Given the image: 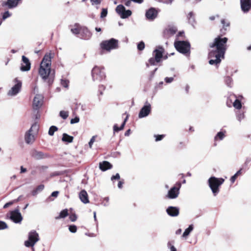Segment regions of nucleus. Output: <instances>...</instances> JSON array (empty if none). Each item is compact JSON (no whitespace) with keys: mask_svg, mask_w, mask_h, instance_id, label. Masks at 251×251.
<instances>
[{"mask_svg":"<svg viewBox=\"0 0 251 251\" xmlns=\"http://www.w3.org/2000/svg\"><path fill=\"white\" fill-rule=\"evenodd\" d=\"M227 40L228 39L226 37L222 38L218 36L214 39L212 43L209 44L208 58L209 63L210 65L217 66L220 64L222 59L224 58L227 49Z\"/></svg>","mask_w":251,"mask_h":251,"instance_id":"obj_1","label":"nucleus"},{"mask_svg":"<svg viewBox=\"0 0 251 251\" xmlns=\"http://www.w3.org/2000/svg\"><path fill=\"white\" fill-rule=\"evenodd\" d=\"M50 66V55L46 54L40 64L39 74L44 81L48 79L47 82L49 85L52 83L54 77V73L53 72V73H51Z\"/></svg>","mask_w":251,"mask_h":251,"instance_id":"obj_2","label":"nucleus"},{"mask_svg":"<svg viewBox=\"0 0 251 251\" xmlns=\"http://www.w3.org/2000/svg\"><path fill=\"white\" fill-rule=\"evenodd\" d=\"M224 181V178H217L215 176H211L208 179V184L214 196H216L219 193V188Z\"/></svg>","mask_w":251,"mask_h":251,"instance_id":"obj_3","label":"nucleus"},{"mask_svg":"<svg viewBox=\"0 0 251 251\" xmlns=\"http://www.w3.org/2000/svg\"><path fill=\"white\" fill-rule=\"evenodd\" d=\"M92 79L94 82H100L105 77L104 68L102 67L95 66L91 72Z\"/></svg>","mask_w":251,"mask_h":251,"instance_id":"obj_4","label":"nucleus"},{"mask_svg":"<svg viewBox=\"0 0 251 251\" xmlns=\"http://www.w3.org/2000/svg\"><path fill=\"white\" fill-rule=\"evenodd\" d=\"M38 129V125L36 123H34L30 129L26 131L24 137L26 144L30 145L34 143L35 140V134L37 132Z\"/></svg>","mask_w":251,"mask_h":251,"instance_id":"obj_5","label":"nucleus"},{"mask_svg":"<svg viewBox=\"0 0 251 251\" xmlns=\"http://www.w3.org/2000/svg\"><path fill=\"white\" fill-rule=\"evenodd\" d=\"M118 40L114 38L104 40L101 42L100 44V48L103 50L110 51L111 50L118 48Z\"/></svg>","mask_w":251,"mask_h":251,"instance_id":"obj_6","label":"nucleus"},{"mask_svg":"<svg viewBox=\"0 0 251 251\" xmlns=\"http://www.w3.org/2000/svg\"><path fill=\"white\" fill-rule=\"evenodd\" d=\"M39 240V234L32 230L28 233V240L25 241V246L27 248L33 247Z\"/></svg>","mask_w":251,"mask_h":251,"instance_id":"obj_7","label":"nucleus"},{"mask_svg":"<svg viewBox=\"0 0 251 251\" xmlns=\"http://www.w3.org/2000/svg\"><path fill=\"white\" fill-rule=\"evenodd\" d=\"M175 47L178 51L183 54H186L190 51V45L186 41L176 42Z\"/></svg>","mask_w":251,"mask_h":251,"instance_id":"obj_8","label":"nucleus"},{"mask_svg":"<svg viewBox=\"0 0 251 251\" xmlns=\"http://www.w3.org/2000/svg\"><path fill=\"white\" fill-rule=\"evenodd\" d=\"M181 186V183L179 182H177L175 186L171 188L168 191L167 197L170 199H175L177 198Z\"/></svg>","mask_w":251,"mask_h":251,"instance_id":"obj_9","label":"nucleus"},{"mask_svg":"<svg viewBox=\"0 0 251 251\" xmlns=\"http://www.w3.org/2000/svg\"><path fill=\"white\" fill-rule=\"evenodd\" d=\"M16 84L9 90L7 95L9 96H15L17 95L21 91L22 87V82L16 78L14 79Z\"/></svg>","mask_w":251,"mask_h":251,"instance_id":"obj_10","label":"nucleus"},{"mask_svg":"<svg viewBox=\"0 0 251 251\" xmlns=\"http://www.w3.org/2000/svg\"><path fill=\"white\" fill-rule=\"evenodd\" d=\"M116 11L122 19L127 18L132 14L130 10H126L125 7L122 4H120L117 6Z\"/></svg>","mask_w":251,"mask_h":251,"instance_id":"obj_11","label":"nucleus"},{"mask_svg":"<svg viewBox=\"0 0 251 251\" xmlns=\"http://www.w3.org/2000/svg\"><path fill=\"white\" fill-rule=\"evenodd\" d=\"M151 112V105L147 101L145 102L144 106L141 109L139 114L138 117L139 118H143L148 116Z\"/></svg>","mask_w":251,"mask_h":251,"instance_id":"obj_12","label":"nucleus"},{"mask_svg":"<svg viewBox=\"0 0 251 251\" xmlns=\"http://www.w3.org/2000/svg\"><path fill=\"white\" fill-rule=\"evenodd\" d=\"M158 15V11L154 8L151 7L146 11L145 16L147 20L152 21L157 17Z\"/></svg>","mask_w":251,"mask_h":251,"instance_id":"obj_13","label":"nucleus"},{"mask_svg":"<svg viewBox=\"0 0 251 251\" xmlns=\"http://www.w3.org/2000/svg\"><path fill=\"white\" fill-rule=\"evenodd\" d=\"M43 103V97L41 95H36L33 99V108L34 110H38Z\"/></svg>","mask_w":251,"mask_h":251,"instance_id":"obj_14","label":"nucleus"},{"mask_svg":"<svg viewBox=\"0 0 251 251\" xmlns=\"http://www.w3.org/2000/svg\"><path fill=\"white\" fill-rule=\"evenodd\" d=\"M10 219L15 223H19L22 221L23 218L18 209L11 212Z\"/></svg>","mask_w":251,"mask_h":251,"instance_id":"obj_15","label":"nucleus"},{"mask_svg":"<svg viewBox=\"0 0 251 251\" xmlns=\"http://www.w3.org/2000/svg\"><path fill=\"white\" fill-rule=\"evenodd\" d=\"M31 68V64L29 59L25 56H22V63L20 67V70L22 72L28 71Z\"/></svg>","mask_w":251,"mask_h":251,"instance_id":"obj_16","label":"nucleus"},{"mask_svg":"<svg viewBox=\"0 0 251 251\" xmlns=\"http://www.w3.org/2000/svg\"><path fill=\"white\" fill-rule=\"evenodd\" d=\"M241 8L244 13L248 12L251 9V0H240Z\"/></svg>","mask_w":251,"mask_h":251,"instance_id":"obj_17","label":"nucleus"},{"mask_svg":"<svg viewBox=\"0 0 251 251\" xmlns=\"http://www.w3.org/2000/svg\"><path fill=\"white\" fill-rule=\"evenodd\" d=\"M164 49L162 47H158L153 52V55L156 58V63H159L163 56Z\"/></svg>","mask_w":251,"mask_h":251,"instance_id":"obj_18","label":"nucleus"},{"mask_svg":"<svg viewBox=\"0 0 251 251\" xmlns=\"http://www.w3.org/2000/svg\"><path fill=\"white\" fill-rule=\"evenodd\" d=\"M167 214L171 217H176L179 215V209L175 206H169L166 209Z\"/></svg>","mask_w":251,"mask_h":251,"instance_id":"obj_19","label":"nucleus"},{"mask_svg":"<svg viewBox=\"0 0 251 251\" xmlns=\"http://www.w3.org/2000/svg\"><path fill=\"white\" fill-rule=\"evenodd\" d=\"M21 0H7L6 1L3 2L2 5L3 6H7L9 9H12L17 7Z\"/></svg>","mask_w":251,"mask_h":251,"instance_id":"obj_20","label":"nucleus"},{"mask_svg":"<svg viewBox=\"0 0 251 251\" xmlns=\"http://www.w3.org/2000/svg\"><path fill=\"white\" fill-rule=\"evenodd\" d=\"M78 37L83 39H88L91 37V33L88 29L85 27H81Z\"/></svg>","mask_w":251,"mask_h":251,"instance_id":"obj_21","label":"nucleus"},{"mask_svg":"<svg viewBox=\"0 0 251 251\" xmlns=\"http://www.w3.org/2000/svg\"><path fill=\"white\" fill-rule=\"evenodd\" d=\"M79 197L80 201L84 203H88L89 202L88 196L87 192L84 190H81L79 194Z\"/></svg>","mask_w":251,"mask_h":251,"instance_id":"obj_22","label":"nucleus"},{"mask_svg":"<svg viewBox=\"0 0 251 251\" xmlns=\"http://www.w3.org/2000/svg\"><path fill=\"white\" fill-rule=\"evenodd\" d=\"M112 165L107 161H103L99 163V168L102 171H105L108 169H111Z\"/></svg>","mask_w":251,"mask_h":251,"instance_id":"obj_23","label":"nucleus"},{"mask_svg":"<svg viewBox=\"0 0 251 251\" xmlns=\"http://www.w3.org/2000/svg\"><path fill=\"white\" fill-rule=\"evenodd\" d=\"M32 156L36 159H40L45 157V154L41 151H34Z\"/></svg>","mask_w":251,"mask_h":251,"instance_id":"obj_24","label":"nucleus"},{"mask_svg":"<svg viewBox=\"0 0 251 251\" xmlns=\"http://www.w3.org/2000/svg\"><path fill=\"white\" fill-rule=\"evenodd\" d=\"M81 28V27L78 24H76L74 25V27L71 29V31L73 34L78 35V36L80 32Z\"/></svg>","mask_w":251,"mask_h":251,"instance_id":"obj_25","label":"nucleus"},{"mask_svg":"<svg viewBox=\"0 0 251 251\" xmlns=\"http://www.w3.org/2000/svg\"><path fill=\"white\" fill-rule=\"evenodd\" d=\"M193 225H190L189 227L185 230L184 232H183L182 235V237L186 239L187 237V236L189 235L190 232L193 230Z\"/></svg>","mask_w":251,"mask_h":251,"instance_id":"obj_26","label":"nucleus"},{"mask_svg":"<svg viewBox=\"0 0 251 251\" xmlns=\"http://www.w3.org/2000/svg\"><path fill=\"white\" fill-rule=\"evenodd\" d=\"M44 188V185L41 184L38 185L34 190H33L31 193L33 196L37 195L39 192L42 191Z\"/></svg>","mask_w":251,"mask_h":251,"instance_id":"obj_27","label":"nucleus"},{"mask_svg":"<svg viewBox=\"0 0 251 251\" xmlns=\"http://www.w3.org/2000/svg\"><path fill=\"white\" fill-rule=\"evenodd\" d=\"M74 137L72 136L68 135L67 133H63L62 140L63 142L68 143H72L73 141Z\"/></svg>","mask_w":251,"mask_h":251,"instance_id":"obj_28","label":"nucleus"},{"mask_svg":"<svg viewBox=\"0 0 251 251\" xmlns=\"http://www.w3.org/2000/svg\"><path fill=\"white\" fill-rule=\"evenodd\" d=\"M242 169H240L239 171H238L233 176H232L230 179V182L232 183H233L237 177L241 175L242 174Z\"/></svg>","mask_w":251,"mask_h":251,"instance_id":"obj_29","label":"nucleus"},{"mask_svg":"<svg viewBox=\"0 0 251 251\" xmlns=\"http://www.w3.org/2000/svg\"><path fill=\"white\" fill-rule=\"evenodd\" d=\"M225 137V132L223 131H220L217 133L216 135L215 136V140H222Z\"/></svg>","mask_w":251,"mask_h":251,"instance_id":"obj_30","label":"nucleus"},{"mask_svg":"<svg viewBox=\"0 0 251 251\" xmlns=\"http://www.w3.org/2000/svg\"><path fill=\"white\" fill-rule=\"evenodd\" d=\"M188 19L189 21V23L191 24L192 25H194L195 23V19L194 17V14L192 12H190L188 14Z\"/></svg>","mask_w":251,"mask_h":251,"instance_id":"obj_31","label":"nucleus"},{"mask_svg":"<svg viewBox=\"0 0 251 251\" xmlns=\"http://www.w3.org/2000/svg\"><path fill=\"white\" fill-rule=\"evenodd\" d=\"M233 105L234 107L237 109H240L242 107L241 102L238 99H236L235 100V101L233 103Z\"/></svg>","mask_w":251,"mask_h":251,"instance_id":"obj_32","label":"nucleus"},{"mask_svg":"<svg viewBox=\"0 0 251 251\" xmlns=\"http://www.w3.org/2000/svg\"><path fill=\"white\" fill-rule=\"evenodd\" d=\"M236 117H237V120L239 122H241L245 118V115H244V112H241V111L237 112L236 113Z\"/></svg>","mask_w":251,"mask_h":251,"instance_id":"obj_33","label":"nucleus"},{"mask_svg":"<svg viewBox=\"0 0 251 251\" xmlns=\"http://www.w3.org/2000/svg\"><path fill=\"white\" fill-rule=\"evenodd\" d=\"M60 116L64 120L66 119L69 116V112L66 111H61L59 113Z\"/></svg>","mask_w":251,"mask_h":251,"instance_id":"obj_34","label":"nucleus"},{"mask_svg":"<svg viewBox=\"0 0 251 251\" xmlns=\"http://www.w3.org/2000/svg\"><path fill=\"white\" fill-rule=\"evenodd\" d=\"M57 130V127L55 126H52L50 127L49 130V134L50 136H52L54 134L55 131Z\"/></svg>","mask_w":251,"mask_h":251,"instance_id":"obj_35","label":"nucleus"},{"mask_svg":"<svg viewBox=\"0 0 251 251\" xmlns=\"http://www.w3.org/2000/svg\"><path fill=\"white\" fill-rule=\"evenodd\" d=\"M69 81L66 79H61V84L62 86L67 88L69 86Z\"/></svg>","mask_w":251,"mask_h":251,"instance_id":"obj_36","label":"nucleus"},{"mask_svg":"<svg viewBox=\"0 0 251 251\" xmlns=\"http://www.w3.org/2000/svg\"><path fill=\"white\" fill-rule=\"evenodd\" d=\"M68 213L67 209H64L63 210L61 211L60 215H59V217L60 218H64L66 217L68 215Z\"/></svg>","mask_w":251,"mask_h":251,"instance_id":"obj_37","label":"nucleus"},{"mask_svg":"<svg viewBox=\"0 0 251 251\" xmlns=\"http://www.w3.org/2000/svg\"><path fill=\"white\" fill-rule=\"evenodd\" d=\"M69 231L72 233H75L77 230V227L75 225H71L69 227Z\"/></svg>","mask_w":251,"mask_h":251,"instance_id":"obj_38","label":"nucleus"},{"mask_svg":"<svg viewBox=\"0 0 251 251\" xmlns=\"http://www.w3.org/2000/svg\"><path fill=\"white\" fill-rule=\"evenodd\" d=\"M8 226L5 222L0 221V230H2L7 228Z\"/></svg>","mask_w":251,"mask_h":251,"instance_id":"obj_39","label":"nucleus"},{"mask_svg":"<svg viewBox=\"0 0 251 251\" xmlns=\"http://www.w3.org/2000/svg\"><path fill=\"white\" fill-rule=\"evenodd\" d=\"M138 50H142L145 48V43L143 41H141L137 45Z\"/></svg>","mask_w":251,"mask_h":251,"instance_id":"obj_40","label":"nucleus"},{"mask_svg":"<svg viewBox=\"0 0 251 251\" xmlns=\"http://www.w3.org/2000/svg\"><path fill=\"white\" fill-rule=\"evenodd\" d=\"M165 136L164 135H154V137L155 138V141L158 142L159 141H161L163 139L164 137Z\"/></svg>","mask_w":251,"mask_h":251,"instance_id":"obj_41","label":"nucleus"},{"mask_svg":"<svg viewBox=\"0 0 251 251\" xmlns=\"http://www.w3.org/2000/svg\"><path fill=\"white\" fill-rule=\"evenodd\" d=\"M107 14V10L105 8H103L100 14V17L101 18H104Z\"/></svg>","mask_w":251,"mask_h":251,"instance_id":"obj_42","label":"nucleus"},{"mask_svg":"<svg viewBox=\"0 0 251 251\" xmlns=\"http://www.w3.org/2000/svg\"><path fill=\"white\" fill-rule=\"evenodd\" d=\"M149 62L151 65H156V58L151 57L149 60Z\"/></svg>","mask_w":251,"mask_h":251,"instance_id":"obj_43","label":"nucleus"},{"mask_svg":"<svg viewBox=\"0 0 251 251\" xmlns=\"http://www.w3.org/2000/svg\"><path fill=\"white\" fill-rule=\"evenodd\" d=\"M11 16V14L9 13V11H5L2 15V19L3 20H5L6 18L9 17Z\"/></svg>","mask_w":251,"mask_h":251,"instance_id":"obj_44","label":"nucleus"},{"mask_svg":"<svg viewBox=\"0 0 251 251\" xmlns=\"http://www.w3.org/2000/svg\"><path fill=\"white\" fill-rule=\"evenodd\" d=\"M96 137V136H93L91 139H90L89 142V146L90 148L92 147V145L94 142L95 141V138Z\"/></svg>","mask_w":251,"mask_h":251,"instance_id":"obj_45","label":"nucleus"},{"mask_svg":"<svg viewBox=\"0 0 251 251\" xmlns=\"http://www.w3.org/2000/svg\"><path fill=\"white\" fill-rule=\"evenodd\" d=\"M124 128H121V126L119 127L117 124H115L113 126L114 132H118L120 130H123Z\"/></svg>","mask_w":251,"mask_h":251,"instance_id":"obj_46","label":"nucleus"},{"mask_svg":"<svg viewBox=\"0 0 251 251\" xmlns=\"http://www.w3.org/2000/svg\"><path fill=\"white\" fill-rule=\"evenodd\" d=\"M79 121V118L78 117H75V118L71 119V124H74L75 123H78Z\"/></svg>","mask_w":251,"mask_h":251,"instance_id":"obj_47","label":"nucleus"},{"mask_svg":"<svg viewBox=\"0 0 251 251\" xmlns=\"http://www.w3.org/2000/svg\"><path fill=\"white\" fill-rule=\"evenodd\" d=\"M221 23L223 25V27H227L229 25V23L226 22L224 19L221 20Z\"/></svg>","mask_w":251,"mask_h":251,"instance_id":"obj_48","label":"nucleus"},{"mask_svg":"<svg viewBox=\"0 0 251 251\" xmlns=\"http://www.w3.org/2000/svg\"><path fill=\"white\" fill-rule=\"evenodd\" d=\"M174 80V77H166L165 78V81L167 83H170L172 82Z\"/></svg>","mask_w":251,"mask_h":251,"instance_id":"obj_49","label":"nucleus"},{"mask_svg":"<svg viewBox=\"0 0 251 251\" xmlns=\"http://www.w3.org/2000/svg\"><path fill=\"white\" fill-rule=\"evenodd\" d=\"M120 178V175L118 173H117L115 176H113L111 179L113 181L114 179L119 180Z\"/></svg>","mask_w":251,"mask_h":251,"instance_id":"obj_50","label":"nucleus"},{"mask_svg":"<svg viewBox=\"0 0 251 251\" xmlns=\"http://www.w3.org/2000/svg\"><path fill=\"white\" fill-rule=\"evenodd\" d=\"M69 218L72 222H75L76 221L77 217L75 214H72L70 216Z\"/></svg>","mask_w":251,"mask_h":251,"instance_id":"obj_51","label":"nucleus"},{"mask_svg":"<svg viewBox=\"0 0 251 251\" xmlns=\"http://www.w3.org/2000/svg\"><path fill=\"white\" fill-rule=\"evenodd\" d=\"M91 2H92V4L93 5H99L100 3L101 0H90Z\"/></svg>","mask_w":251,"mask_h":251,"instance_id":"obj_52","label":"nucleus"},{"mask_svg":"<svg viewBox=\"0 0 251 251\" xmlns=\"http://www.w3.org/2000/svg\"><path fill=\"white\" fill-rule=\"evenodd\" d=\"M14 203V201H9L8 202H7L6 203H5L4 206H3V208H7L8 207H9V206L12 205L13 203Z\"/></svg>","mask_w":251,"mask_h":251,"instance_id":"obj_53","label":"nucleus"},{"mask_svg":"<svg viewBox=\"0 0 251 251\" xmlns=\"http://www.w3.org/2000/svg\"><path fill=\"white\" fill-rule=\"evenodd\" d=\"M128 118V115L127 114L126 115V118L125 119L123 123H122V124L121 125V128H124V127H125V124H126V122L127 121V119Z\"/></svg>","mask_w":251,"mask_h":251,"instance_id":"obj_54","label":"nucleus"},{"mask_svg":"<svg viewBox=\"0 0 251 251\" xmlns=\"http://www.w3.org/2000/svg\"><path fill=\"white\" fill-rule=\"evenodd\" d=\"M174 0H161V1L166 4H172Z\"/></svg>","mask_w":251,"mask_h":251,"instance_id":"obj_55","label":"nucleus"},{"mask_svg":"<svg viewBox=\"0 0 251 251\" xmlns=\"http://www.w3.org/2000/svg\"><path fill=\"white\" fill-rule=\"evenodd\" d=\"M59 194L58 191H54L51 194V197H57L58 196V195Z\"/></svg>","mask_w":251,"mask_h":251,"instance_id":"obj_56","label":"nucleus"},{"mask_svg":"<svg viewBox=\"0 0 251 251\" xmlns=\"http://www.w3.org/2000/svg\"><path fill=\"white\" fill-rule=\"evenodd\" d=\"M226 82L228 86H230V83L231 82V78L230 77H227L226 78Z\"/></svg>","mask_w":251,"mask_h":251,"instance_id":"obj_57","label":"nucleus"},{"mask_svg":"<svg viewBox=\"0 0 251 251\" xmlns=\"http://www.w3.org/2000/svg\"><path fill=\"white\" fill-rule=\"evenodd\" d=\"M176 29L174 28H170L169 29V31L172 34H174L176 32Z\"/></svg>","mask_w":251,"mask_h":251,"instance_id":"obj_58","label":"nucleus"},{"mask_svg":"<svg viewBox=\"0 0 251 251\" xmlns=\"http://www.w3.org/2000/svg\"><path fill=\"white\" fill-rule=\"evenodd\" d=\"M123 183H124V182H123L122 181H119L118 184V188L120 189H121L123 187Z\"/></svg>","mask_w":251,"mask_h":251,"instance_id":"obj_59","label":"nucleus"},{"mask_svg":"<svg viewBox=\"0 0 251 251\" xmlns=\"http://www.w3.org/2000/svg\"><path fill=\"white\" fill-rule=\"evenodd\" d=\"M26 172V169L23 167V166L21 167V173H24Z\"/></svg>","mask_w":251,"mask_h":251,"instance_id":"obj_60","label":"nucleus"},{"mask_svg":"<svg viewBox=\"0 0 251 251\" xmlns=\"http://www.w3.org/2000/svg\"><path fill=\"white\" fill-rule=\"evenodd\" d=\"M130 129H128L125 133V135L126 136H128L130 134Z\"/></svg>","mask_w":251,"mask_h":251,"instance_id":"obj_61","label":"nucleus"},{"mask_svg":"<svg viewBox=\"0 0 251 251\" xmlns=\"http://www.w3.org/2000/svg\"><path fill=\"white\" fill-rule=\"evenodd\" d=\"M125 5L127 6H129L131 4V1L130 0H128L125 2Z\"/></svg>","mask_w":251,"mask_h":251,"instance_id":"obj_62","label":"nucleus"},{"mask_svg":"<svg viewBox=\"0 0 251 251\" xmlns=\"http://www.w3.org/2000/svg\"><path fill=\"white\" fill-rule=\"evenodd\" d=\"M181 231H182L181 229L179 228L176 231V235H179L181 233Z\"/></svg>","mask_w":251,"mask_h":251,"instance_id":"obj_63","label":"nucleus"},{"mask_svg":"<svg viewBox=\"0 0 251 251\" xmlns=\"http://www.w3.org/2000/svg\"><path fill=\"white\" fill-rule=\"evenodd\" d=\"M170 249H171V251H176V248L174 246H172L171 247Z\"/></svg>","mask_w":251,"mask_h":251,"instance_id":"obj_64","label":"nucleus"}]
</instances>
